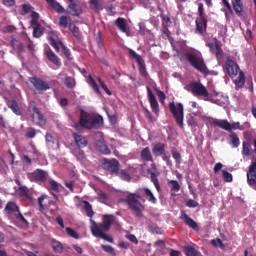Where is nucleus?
Listing matches in <instances>:
<instances>
[{
    "label": "nucleus",
    "instance_id": "nucleus-32",
    "mask_svg": "<svg viewBox=\"0 0 256 256\" xmlns=\"http://www.w3.org/2000/svg\"><path fill=\"white\" fill-rule=\"evenodd\" d=\"M18 194L20 197H23V199H28L30 201L31 199V194H29V188L26 186H20L18 188Z\"/></svg>",
    "mask_w": 256,
    "mask_h": 256
},
{
    "label": "nucleus",
    "instance_id": "nucleus-1",
    "mask_svg": "<svg viewBox=\"0 0 256 256\" xmlns=\"http://www.w3.org/2000/svg\"><path fill=\"white\" fill-rule=\"evenodd\" d=\"M115 222V216L111 214H105L102 217V222L97 223L93 219H90L91 231L94 237H99L108 243H113V238L109 237L106 233L110 231L111 225Z\"/></svg>",
    "mask_w": 256,
    "mask_h": 256
},
{
    "label": "nucleus",
    "instance_id": "nucleus-56",
    "mask_svg": "<svg viewBox=\"0 0 256 256\" xmlns=\"http://www.w3.org/2000/svg\"><path fill=\"white\" fill-rule=\"evenodd\" d=\"M98 83L102 87L103 91H105L106 95H112L111 90L107 87V84L103 83L101 78H98Z\"/></svg>",
    "mask_w": 256,
    "mask_h": 256
},
{
    "label": "nucleus",
    "instance_id": "nucleus-58",
    "mask_svg": "<svg viewBox=\"0 0 256 256\" xmlns=\"http://www.w3.org/2000/svg\"><path fill=\"white\" fill-rule=\"evenodd\" d=\"M211 245H213V247H223V240L220 238L213 239L211 240Z\"/></svg>",
    "mask_w": 256,
    "mask_h": 256
},
{
    "label": "nucleus",
    "instance_id": "nucleus-55",
    "mask_svg": "<svg viewBox=\"0 0 256 256\" xmlns=\"http://www.w3.org/2000/svg\"><path fill=\"white\" fill-rule=\"evenodd\" d=\"M66 233L69 235V237H73V239H79V234L73 230V228H66Z\"/></svg>",
    "mask_w": 256,
    "mask_h": 256
},
{
    "label": "nucleus",
    "instance_id": "nucleus-25",
    "mask_svg": "<svg viewBox=\"0 0 256 256\" xmlns=\"http://www.w3.org/2000/svg\"><path fill=\"white\" fill-rule=\"evenodd\" d=\"M114 25H116V27H118V29L122 32V33H127V20H125V18L119 17L115 20Z\"/></svg>",
    "mask_w": 256,
    "mask_h": 256
},
{
    "label": "nucleus",
    "instance_id": "nucleus-63",
    "mask_svg": "<svg viewBox=\"0 0 256 256\" xmlns=\"http://www.w3.org/2000/svg\"><path fill=\"white\" fill-rule=\"evenodd\" d=\"M198 13H199L198 18L205 17V10L203 8V3L198 4Z\"/></svg>",
    "mask_w": 256,
    "mask_h": 256
},
{
    "label": "nucleus",
    "instance_id": "nucleus-64",
    "mask_svg": "<svg viewBox=\"0 0 256 256\" xmlns=\"http://www.w3.org/2000/svg\"><path fill=\"white\" fill-rule=\"evenodd\" d=\"M2 4L5 7H14L15 5V0H2Z\"/></svg>",
    "mask_w": 256,
    "mask_h": 256
},
{
    "label": "nucleus",
    "instance_id": "nucleus-43",
    "mask_svg": "<svg viewBox=\"0 0 256 256\" xmlns=\"http://www.w3.org/2000/svg\"><path fill=\"white\" fill-rule=\"evenodd\" d=\"M60 45L66 59H68V61H73V55H71V50H69V48H67L65 44H60Z\"/></svg>",
    "mask_w": 256,
    "mask_h": 256
},
{
    "label": "nucleus",
    "instance_id": "nucleus-59",
    "mask_svg": "<svg viewBox=\"0 0 256 256\" xmlns=\"http://www.w3.org/2000/svg\"><path fill=\"white\" fill-rule=\"evenodd\" d=\"M186 207H190V208H195V207H199V202L190 199L188 201H186Z\"/></svg>",
    "mask_w": 256,
    "mask_h": 256
},
{
    "label": "nucleus",
    "instance_id": "nucleus-4",
    "mask_svg": "<svg viewBox=\"0 0 256 256\" xmlns=\"http://www.w3.org/2000/svg\"><path fill=\"white\" fill-rule=\"evenodd\" d=\"M186 59L188 63L193 67V69H196L199 73H202V75H209V68H207V64L205 63V59H203V56L200 53L197 52H190L186 53Z\"/></svg>",
    "mask_w": 256,
    "mask_h": 256
},
{
    "label": "nucleus",
    "instance_id": "nucleus-5",
    "mask_svg": "<svg viewBox=\"0 0 256 256\" xmlns=\"http://www.w3.org/2000/svg\"><path fill=\"white\" fill-rule=\"evenodd\" d=\"M139 199H141V195L130 193L124 200L126 205H128V209L134 213L135 217H143V212L145 211V205H143Z\"/></svg>",
    "mask_w": 256,
    "mask_h": 256
},
{
    "label": "nucleus",
    "instance_id": "nucleus-36",
    "mask_svg": "<svg viewBox=\"0 0 256 256\" xmlns=\"http://www.w3.org/2000/svg\"><path fill=\"white\" fill-rule=\"evenodd\" d=\"M84 210H85L87 217H90V219H93V215H95V212L93 211V207L91 206V203L85 201L84 202Z\"/></svg>",
    "mask_w": 256,
    "mask_h": 256
},
{
    "label": "nucleus",
    "instance_id": "nucleus-2",
    "mask_svg": "<svg viewBox=\"0 0 256 256\" xmlns=\"http://www.w3.org/2000/svg\"><path fill=\"white\" fill-rule=\"evenodd\" d=\"M103 125V117L101 115L91 114L87 111H80V120L79 124H75V129L83 127V129H101Z\"/></svg>",
    "mask_w": 256,
    "mask_h": 256
},
{
    "label": "nucleus",
    "instance_id": "nucleus-45",
    "mask_svg": "<svg viewBox=\"0 0 256 256\" xmlns=\"http://www.w3.org/2000/svg\"><path fill=\"white\" fill-rule=\"evenodd\" d=\"M222 177L225 183H231L233 181V174L226 170H222Z\"/></svg>",
    "mask_w": 256,
    "mask_h": 256
},
{
    "label": "nucleus",
    "instance_id": "nucleus-62",
    "mask_svg": "<svg viewBox=\"0 0 256 256\" xmlns=\"http://www.w3.org/2000/svg\"><path fill=\"white\" fill-rule=\"evenodd\" d=\"M27 49L30 51V53H35V43L33 41L29 40L27 44Z\"/></svg>",
    "mask_w": 256,
    "mask_h": 256
},
{
    "label": "nucleus",
    "instance_id": "nucleus-27",
    "mask_svg": "<svg viewBox=\"0 0 256 256\" xmlns=\"http://www.w3.org/2000/svg\"><path fill=\"white\" fill-rule=\"evenodd\" d=\"M236 89H243V86L245 85V73L243 71L238 72V77L234 81Z\"/></svg>",
    "mask_w": 256,
    "mask_h": 256
},
{
    "label": "nucleus",
    "instance_id": "nucleus-37",
    "mask_svg": "<svg viewBox=\"0 0 256 256\" xmlns=\"http://www.w3.org/2000/svg\"><path fill=\"white\" fill-rule=\"evenodd\" d=\"M184 251L186 256H203V254L197 251L193 246L187 247Z\"/></svg>",
    "mask_w": 256,
    "mask_h": 256
},
{
    "label": "nucleus",
    "instance_id": "nucleus-11",
    "mask_svg": "<svg viewBox=\"0 0 256 256\" xmlns=\"http://www.w3.org/2000/svg\"><path fill=\"white\" fill-rule=\"evenodd\" d=\"M169 109L176 120L177 125L183 129V104L178 103L175 105V103L172 102L169 104Z\"/></svg>",
    "mask_w": 256,
    "mask_h": 256
},
{
    "label": "nucleus",
    "instance_id": "nucleus-28",
    "mask_svg": "<svg viewBox=\"0 0 256 256\" xmlns=\"http://www.w3.org/2000/svg\"><path fill=\"white\" fill-rule=\"evenodd\" d=\"M143 192H144V197H146L149 203H152V205L157 204V198L149 188H143Z\"/></svg>",
    "mask_w": 256,
    "mask_h": 256
},
{
    "label": "nucleus",
    "instance_id": "nucleus-44",
    "mask_svg": "<svg viewBox=\"0 0 256 256\" xmlns=\"http://www.w3.org/2000/svg\"><path fill=\"white\" fill-rule=\"evenodd\" d=\"M73 153L78 161H83V159H85V151L81 150V148L74 149Z\"/></svg>",
    "mask_w": 256,
    "mask_h": 256
},
{
    "label": "nucleus",
    "instance_id": "nucleus-18",
    "mask_svg": "<svg viewBox=\"0 0 256 256\" xmlns=\"http://www.w3.org/2000/svg\"><path fill=\"white\" fill-rule=\"evenodd\" d=\"M196 33L204 35L207 32V17L196 18Z\"/></svg>",
    "mask_w": 256,
    "mask_h": 256
},
{
    "label": "nucleus",
    "instance_id": "nucleus-26",
    "mask_svg": "<svg viewBox=\"0 0 256 256\" xmlns=\"http://www.w3.org/2000/svg\"><path fill=\"white\" fill-rule=\"evenodd\" d=\"M233 9L238 17H243V3L241 0H232Z\"/></svg>",
    "mask_w": 256,
    "mask_h": 256
},
{
    "label": "nucleus",
    "instance_id": "nucleus-57",
    "mask_svg": "<svg viewBox=\"0 0 256 256\" xmlns=\"http://www.w3.org/2000/svg\"><path fill=\"white\" fill-rule=\"evenodd\" d=\"M37 135V131L35 128H29L28 131L26 132V137L27 139H33Z\"/></svg>",
    "mask_w": 256,
    "mask_h": 256
},
{
    "label": "nucleus",
    "instance_id": "nucleus-34",
    "mask_svg": "<svg viewBox=\"0 0 256 256\" xmlns=\"http://www.w3.org/2000/svg\"><path fill=\"white\" fill-rule=\"evenodd\" d=\"M87 83L92 87L93 91L97 93L98 95H101V90L99 89V85H97V82H95V79H93V76L89 75Z\"/></svg>",
    "mask_w": 256,
    "mask_h": 256
},
{
    "label": "nucleus",
    "instance_id": "nucleus-54",
    "mask_svg": "<svg viewBox=\"0 0 256 256\" xmlns=\"http://www.w3.org/2000/svg\"><path fill=\"white\" fill-rule=\"evenodd\" d=\"M42 35H43V31L41 30V28L39 26H34L33 37H35L36 39H39V37H42Z\"/></svg>",
    "mask_w": 256,
    "mask_h": 256
},
{
    "label": "nucleus",
    "instance_id": "nucleus-52",
    "mask_svg": "<svg viewBox=\"0 0 256 256\" xmlns=\"http://www.w3.org/2000/svg\"><path fill=\"white\" fill-rule=\"evenodd\" d=\"M244 137V143H252L253 142V133L251 131H246L243 134Z\"/></svg>",
    "mask_w": 256,
    "mask_h": 256
},
{
    "label": "nucleus",
    "instance_id": "nucleus-35",
    "mask_svg": "<svg viewBox=\"0 0 256 256\" xmlns=\"http://www.w3.org/2000/svg\"><path fill=\"white\" fill-rule=\"evenodd\" d=\"M242 155H243V157H251V143L250 142L242 143Z\"/></svg>",
    "mask_w": 256,
    "mask_h": 256
},
{
    "label": "nucleus",
    "instance_id": "nucleus-17",
    "mask_svg": "<svg viewBox=\"0 0 256 256\" xmlns=\"http://www.w3.org/2000/svg\"><path fill=\"white\" fill-rule=\"evenodd\" d=\"M66 13H68V15H72L73 17H79V15L83 13V10L79 8V0L76 2H69Z\"/></svg>",
    "mask_w": 256,
    "mask_h": 256
},
{
    "label": "nucleus",
    "instance_id": "nucleus-31",
    "mask_svg": "<svg viewBox=\"0 0 256 256\" xmlns=\"http://www.w3.org/2000/svg\"><path fill=\"white\" fill-rule=\"evenodd\" d=\"M49 7H51L56 13H65V8L59 4V2L52 0L49 4Z\"/></svg>",
    "mask_w": 256,
    "mask_h": 256
},
{
    "label": "nucleus",
    "instance_id": "nucleus-15",
    "mask_svg": "<svg viewBox=\"0 0 256 256\" xmlns=\"http://www.w3.org/2000/svg\"><path fill=\"white\" fill-rule=\"evenodd\" d=\"M147 94H148V100L150 103V107L155 113V115H159V102L157 101V97H155V94H153V91L149 86H147Z\"/></svg>",
    "mask_w": 256,
    "mask_h": 256
},
{
    "label": "nucleus",
    "instance_id": "nucleus-53",
    "mask_svg": "<svg viewBox=\"0 0 256 256\" xmlns=\"http://www.w3.org/2000/svg\"><path fill=\"white\" fill-rule=\"evenodd\" d=\"M70 31L72 35L76 37V39H79V37H81V32L79 31L76 25H70Z\"/></svg>",
    "mask_w": 256,
    "mask_h": 256
},
{
    "label": "nucleus",
    "instance_id": "nucleus-8",
    "mask_svg": "<svg viewBox=\"0 0 256 256\" xmlns=\"http://www.w3.org/2000/svg\"><path fill=\"white\" fill-rule=\"evenodd\" d=\"M128 53L131 59H134V61L138 63V70L140 75L143 76L144 79H147V77H149V73L147 72V66L145 64V60L143 59V57L137 54V52H135L133 49H129Z\"/></svg>",
    "mask_w": 256,
    "mask_h": 256
},
{
    "label": "nucleus",
    "instance_id": "nucleus-20",
    "mask_svg": "<svg viewBox=\"0 0 256 256\" xmlns=\"http://www.w3.org/2000/svg\"><path fill=\"white\" fill-rule=\"evenodd\" d=\"M180 219L185 223V225H188L190 229H193L194 231H199V225L195 220H193L187 213L183 212L180 216Z\"/></svg>",
    "mask_w": 256,
    "mask_h": 256
},
{
    "label": "nucleus",
    "instance_id": "nucleus-3",
    "mask_svg": "<svg viewBox=\"0 0 256 256\" xmlns=\"http://www.w3.org/2000/svg\"><path fill=\"white\" fill-rule=\"evenodd\" d=\"M184 89L189 93H192L194 97H203L204 101H211L213 103V98L201 82L191 81L184 84Z\"/></svg>",
    "mask_w": 256,
    "mask_h": 256
},
{
    "label": "nucleus",
    "instance_id": "nucleus-12",
    "mask_svg": "<svg viewBox=\"0 0 256 256\" xmlns=\"http://www.w3.org/2000/svg\"><path fill=\"white\" fill-rule=\"evenodd\" d=\"M28 179L32 183H45L47 181V172L43 169H36L34 172L28 174Z\"/></svg>",
    "mask_w": 256,
    "mask_h": 256
},
{
    "label": "nucleus",
    "instance_id": "nucleus-30",
    "mask_svg": "<svg viewBox=\"0 0 256 256\" xmlns=\"http://www.w3.org/2000/svg\"><path fill=\"white\" fill-rule=\"evenodd\" d=\"M48 41L51 47L55 49L56 53H59V51L61 50V44L63 45V42L55 40L53 36L48 37Z\"/></svg>",
    "mask_w": 256,
    "mask_h": 256
},
{
    "label": "nucleus",
    "instance_id": "nucleus-47",
    "mask_svg": "<svg viewBox=\"0 0 256 256\" xmlns=\"http://www.w3.org/2000/svg\"><path fill=\"white\" fill-rule=\"evenodd\" d=\"M116 175H118L123 181H131V175H129L125 170H118V174Z\"/></svg>",
    "mask_w": 256,
    "mask_h": 256
},
{
    "label": "nucleus",
    "instance_id": "nucleus-49",
    "mask_svg": "<svg viewBox=\"0 0 256 256\" xmlns=\"http://www.w3.org/2000/svg\"><path fill=\"white\" fill-rule=\"evenodd\" d=\"M59 25L62 29H67L69 27V18L67 16H61L59 18Z\"/></svg>",
    "mask_w": 256,
    "mask_h": 256
},
{
    "label": "nucleus",
    "instance_id": "nucleus-29",
    "mask_svg": "<svg viewBox=\"0 0 256 256\" xmlns=\"http://www.w3.org/2000/svg\"><path fill=\"white\" fill-rule=\"evenodd\" d=\"M50 245L54 253H63V244L55 239H52Z\"/></svg>",
    "mask_w": 256,
    "mask_h": 256
},
{
    "label": "nucleus",
    "instance_id": "nucleus-22",
    "mask_svg": "<svg viewBox=\"0 0 256 256\" xmlns=\"http://www.w3.org/2000/svg\"><path fill=\"white\" fill-rule=\"evenodd\" d=\"M72 137L76 143V145H78L79 149L85 148V146L87 145V138H85L83 135H81L80 133H73Z\"/></svg>",
    "mask_w": 256,
    "mask_h": 256
},
{
    "label": "nucleus",
    "instance_id": "nucleus-46",
    "mask_svg": "<svg viewBox=\"0 0 256 256\" xmlns=\"http://www.w3.org/2000/svg\"><path fill=\"white\" fill-rule=\"evenodd\" d=\"M97 199L100 203H109V196L103 191L98 192Z\"/></svg>",
    "mask_w": 256,
    "mask_h": 256
},
{
    "label": "nucleus",
    "instance_id": "nucleus-13",
    "mask_svg": "<svg viewBox=\"0 0 256 256\" xmlns=\"http://www.w3.org/2000/svg\"><path fill=\"white\" fill-rule=\"evenodd\" d=\"M103 169L111 173V175H119V161L117 159H105L103 162Z\"/></svg>",
    "mask_w": 256,
    "mask_h": 256
},
{
    "label": "nucleus",
    "instance_id": "nucleus-48",
    "mask_svg": "<svg viewBox=\"0 0 256 256\" xmlns=\"http://www.w3.org/2000/svg\"><path fill=\"white\" fill-rule=\"evenodd\" d=\"M148 229L152 233H155L156 235H161V233H163V231L161 230V228L157 224H149Z\"/></svg>",
    "mask_w": 256,
    "mask_h": 256
},
{
    "label": "nucleus",
    "instance_id": "nucleus-21",
    "mask_svg": "<svg viewBox=\"0 0 256 256\" xmlns=\"http://www.w3.org/2000/svg\"><path fill=\"white\" fill-rule=\"evenodd\" d=\"M45 55H46L48 61H50V63H53V65H55L57 67H61V65H63L61 63V59L57 56V54L55 52H53V50H51V49L46 50Z\"/></svg>",
    "mask_w": 256,
    "mask_h": 256
},
{
    "label": "nucleus",
    "instance_id": "nucleus-51",
    "mask_svg": "<svg viewBox=\"0 0 256 256\" xmlns=\"http://www.w3.org/2000/svg\"><path fill=\"white\" fill-rule=\"evenodd\" d=\"M101 249H103L105 253L115 256V248H113L112 246L102 244Z\"/></svg>",
    "mask_w": 256,
    "mask_h": 256
},
{
    "label": "nucleus",
    "instance_id": "nucleus-40",
    "mask_svg": "<svg viewBox=\"0 0 256 256\" xmlns=\"http://www.w3.org/2000/svg\"><path fill=\"white\" fill-rule=\"evenodd\" d=\"M231 139V145L232 147H239L241 145V141L239 140V136H237L235 133H232L229 135Z\"/></svg>",
    "mask_w": 256,
    "mask_h": 256
},
{
    "label": "nucleus",
    "instance_id": "nucleus-41",
    "mask_svg": "<svg viewBox=\"0 0 256 256\" xmlns=\"http://www.w3.org/2000/svg\"><path fill=\"white\" fill-rule=\"evenodd\" d=\"M21 9V15H27V13L34 11L35 8L31 4H22Z\"/></svg>",
    "mask_w": 256,
    "mask_h": 256
},
{
    "label": "nucleus",
    "instance_id": "nucleus-14",
    "mask_svg": "<svg viewBox=\"0 0 256 256\" xmlns=\"http://www.w3.org/2000/svg\"><path fill=\"white\" fill-rule=\"evenodd\" d=\"M206 45L209 48L210 52L216 56L218 61L219 59H223V49L221 48V46H219L217 38L214 39V43L208 42Z\"/></svg>",
    "mask_w": 256,
    "mask_h": 256
},
{
    "label": "nucleus",
    "instance_id": "nucleus-16",
    "mask_svg": "<svg viewBox=\"0 0 256 256\" xmlns=\"http://www.w3.org/2000/svg\"><path fill=\"white\" fill-rule=\"evenodd\" d=\"M30 83H32L37 91H47L48 89H51L47 82L43 81L41 78L32 77L30 78Z\"/></svg>",
    "mask_w": 256,
    "mask_h": 256
},
{
    "label": "nucleus",
    "instance_id": "nucleus-42",
    "mask_svg": "<svg viewBox=\"0 0 256 256\" xmlns=\"http://www.w3.org/2000/svg\"><path fill=\"white\" fill-rule=\"evenodd\" d=\"M64 85H66L68 89H73V87H75V78L71 76H67L64 79Z\"/></svg>",
    "mask_w": 256,
    "mask_h": 256
},
{
    "label": "nucleus",
    "instance_id": "nucleus-23",
    "mask_svg": "<svg viewBox=\"0 0 256 256\" xmlns=\"http://www.w3.org/2000/svg\"><path fill=\"white\" fill-rule=\"evenodd\" d=\"M168 186L170 187L171 197H176V193L181 191V184L177 180H168Z\"/></svg>",
    "mask_w": 256,
    "mask_h": 256
},
{
    "label": "nucleus",
    "instance_id": "nucleus-33",
    "mask_svg": "<svg viewBox=\"0 0 256 256\" xmlns=\"http://www.w3.org/2000/svg\"><path fill=\"white\" fill-rule=\"evenodd\" d=\"M8 107H10L11 111H13L15 115H21V109H19V103L17 100H11L8 102Z\"/></svg>",
    "mask_w": 256,
    "mask_h": 256
},
{
    "label": "nucleus",
    "instance_id": "nucleus-50",
    "mask_svg": "<svg viewBox=\"0 0 256 256\" xmlns=\"http://www.w3.org/2000/svg\"><path fill=\"white\" fill-rule=\"evenodd\" d=\"M172 157L176 161V163H181V153L177 150V148L171 149Z\"/></svg>",
    "mask_w": 256,
    "mask_h": 256
},
{
    "label": "nucleus",
    "instance_id": "nucleus-39",
    "mask_svg": "<svg viewBox=\"0 0 256 256\" xmlns=\"http://www.w3.org/2000/svg\"><path fill=\"white\" fill-rule=\"evenodd\" d=\"M48 189L50 191H55V193H59V184L54 179H50L48 182Z\"/></svg>",
    "mask_w": 256,
    "mask_h": 256
},
{
    "label": "nucleus",
    "instance_id": "nucleus-10",
    "mask_svg": "<svg viewBox=\"0 0 256 256\" xmlns=\"http://www.w3.org/2000/svg\"><path fill=\"white\" fill-rule=\"evenodd\" d=\"M152 153L154 157H162L163 161L167 163V165H171V158L167 156V150L165 143L158 142L153 145Z\"/></svg>",
    "mask_w": 256,
    "mask_h": 256
},
{
    "label": "nucleus",
    "instance_id": "nucleus-60",
    "mask_svg": "<svg viewBox=\"0 0 256 256\" xmlns=\"http://www.w3.org/2000/svg\"><path fill=\"white\" fill-rule=\"evenodd\" d=\"M138 33H139V35H145V33H147V27L145 26V23H143V22L139 23Z\"/></svg>",
    "mask_w": 256,
    "mask_h": 256
},
{
    "label": "nucleus",
    "instance_id": "nucleus-24",
    "mask_svg": "<svg viewBox=\"0 0 256 256\" xmlns=\"http://www.w3.org/2000/svg\"><path fill=\"white\" fill-rule=\"evenodd\" d=\"M142 161L153 162V154H151V148L145 147L140 152Z\"/></svg>",
    "mask_w": 256,
    "mask_h": 256
},
{
    "label": "nucleus",
    "instance_id": "nucleus-19",
    "mask_svg": "<svg viewBox=\"0 0 256 256\" xmlns=\"http://www.w3.org/2000/svg\"><path fill=\"white\" fill-rule=\"evenodd\" d=\"M32 111L34 114H32V120L36 121V125H45V116L37 106L32 107Z\"/></svg>",
    "mask_w": 256,
    "mask_h": 256
},
{
    "label": "nucleus",
    "instance_id": "nucleus-9",
    "mask_svg": "<svg viewBox=\"0 0 256 256\" xmlns=\"http://www.w3.org/2000/svg\"><path fill=\"white\" fill-rule=\"evenodd\" d=\"M212 125L214 127H219L220 129H224V131H233L237 129H239L240 131H243V126H241V123L239 122H234L231 124L227 120L214 119L212 121Z\"/></svg>",
    "mask_w": 256,
    "mask_h": 256
},
{
    "label": "nucleus",
    "instance_id": "nucleus-61",
    "mask_svg": "<svg viewBox=\"0 0 256 256\" xmlns=\"http://www.w3.org/2000/svg\"><path fill=\"white\" fill-rule=\"evenodd\" d=\"M45 140H46V142H48L50 145H55V138H54L53 135H51L50 133H46V135H45Z\"/></svg>",
    "mask_w": 256,
    "mask_h": 256
},
{
    "label": "nucleus",
    "instance_id": "nucleus-38",
    "mask_svg": "<svg viewBox=\"0 0 256 256\" xmlns=\"http://www.w3.org/2000/svg\"><path fill=\"white\" fill-rule=\"evenodd\" d=\"M11 46L13 47V49H16L18 53H23V51H25V47L23 46V43L17 44V39H12Z\"/></svg>",
    "mask_w": 256,
    "mask_h": 256
},
{
    "label": "nucleus",
    "instance_id": "nucleus-6",
    "mask_svg": "<svg viewBox=\"0 0 256 256\" xmlns=\"http://www.w3.org/2000/svg\"><path fill=\"white\" fill-rule=\"evenodd\" d=\"M4 212L10 219H17V221H21L24 225H29V222L25 219V216L21 214L19 206H17L15 202H8L4 208Z\"/></svg>",
    "mask_w": 256,
    "mask_h": 256
},
{
    "label": "nucleus",
    "instance_id": "nucleus-7",
    "mask_svg": "<svg viewBox=\"0 0 256 256\" xmlns=\"http://www.w3.org/2000/svg\"><path fill=\"white\" fill-rule=\"evenodd\" d=\"M223 71L226 75L230 76L231 79H235V77L239 75L241 68H239V64H237L231 56H226V60L223 64Z\"/></svg>",
    "mask_w": 256,
    "mask_h": 256
}]
</instances>
